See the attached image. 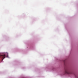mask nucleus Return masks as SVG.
Segmentation results:
<instances>
[{
	"mask_svg": "<svg viewBox=\"0 0 78 78\" xmlns=\"http://www.w3.org/2000/svg\"><path fill=\"white\" fill-rule=\"evenodd\" d=\"M23 78H24V77H23Z\"/></svg>",
	"mask_w": 78,
	"mask_h": 78,
	"instance_id": "nucleus-3",
	"label": "nucleus"
},
{
	"mask_svg": "<svg viewBox=\"0 0 78 78\" xmlns=\"http://www.w3.org/2000/svg\"><path fill=\"white\" fill-rule=\"evenodd\" d=\"M65 73L67 74H72V72L67 68L65 69Z\"/></svg>",
	"mask_w": 78,
	"mask_h": 78,
	"instance_id": "nucleus-1",
	"label": "nucleus"
},
{
	"mask_svg": "<svg viewBox=\"0 0 78 78\" xmlns=\"http://www.w3.org/2000/svg\"><path fill=\"white\" fill-rule=\"evenodd\" d=\"M5 56H6L5 54L2 55V54L0 53V58L2 59V61L3 60V59L5 58Z\"/></svg>",
	"mask_w": 78,
	"mask_h": 78,
	"instance_id": "nucleus-2",
	"label": "nucleus"
}]
</instances>
